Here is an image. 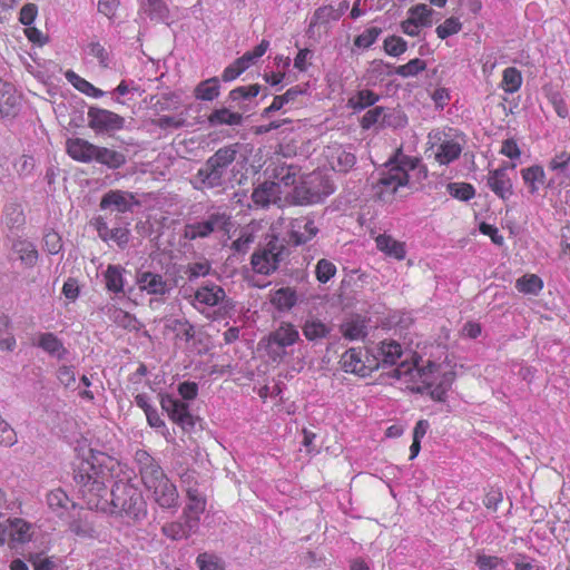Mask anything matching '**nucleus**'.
<instances>
[{
	"label": "nucleus",
	"instance_id": "0eeeda50",
	"mask_svg": "<svg viewBox=\"0 0 570 570\" xmlns=\"http://www.w3.org/2000/svg\"><path fill=\"white\" fill-rule=\"evenodd\" d=\"M334 191L332 184L321 173L306 175L294 187L292 198L296 205H311L322 202Z\"/></svg>",
	"mask_w": 570,
	"mask_h": 570
},
{
	"label": "nucleus",
	"instance_id": "680f3d73",
	"mask_svg": "<svg viewBox=\"0 0 570 570\" xmlns=\"http://www.w3.org/2000/svg\"><path fill=\"white\" fill-rule=\"evenodd\" d=\"M18 442L14 429L0 415V445L10 448Z\"/></svg>",
	"mask_w": 570,
	"mask_h": 570
},
{
	"label": "nucleus",
	"instance_id": "2f4dec72",
	"mask_svg": "<svg viewBox=\"0 0 570 570\" xmlns=\"http://www.w3.org/2000/svg\"><path fill=\"white\" fill-rule=\"evenodd\" d=\"M341 333L351 341L364 338L367 335L366 320L360 315L351 317L341 325Z\"/></svg>",
	"mask_w": 570,
	"mask_h": 570
},
{
	"label": "nucleus",
	"instance_id": "4be33fe9",
	"mask_svg": "<svg viewBox=\"0 0 570 570\" xmlns=\"http://www.w3.org/2000/svg\"><path fill=\"white\" fill-rule=\"evenodd\" d=\"M403 348L394 340H384L375 347L372 355L379 358L380 366L394 365L401 358Z\"/></svg>",
	"mask_w": 570,
	"mask_h": 570
},
{
	"label": "nucleus",
	"instance_id": "4d7b16f0",
	"mask_svg": "<svg viewBox=\"0 0 570 570\" xmlns=\"http://www.w3.org/2000/svg\"><path fill=\"white\" fill-rule=\"evenodd\" d=\"M382 29L379 27H371L354 38V46L361 49L370 48L381 35Z\"/></svg>",
	"mask_w": 570,
	"mask_h": 570
},
{
	"label": "nucleus",
	"instance_id": "f8f14e48",
	"mask_svg": "<svg viewBox=\"0 0 570 570\" xmlns=\"http://www.w3.org/2000/svg\"><path fill=\"white\" fill-rule=\"evenodd\" d=\"M161 409L168 417L185 432H191L195 429L196 420L189 411V405L170 395H165L160 400Z\"/></svg>",
	"mask_w": 570,
	"mask_h": 570
},
{
	"label": "nucleus",
	"instance_id": "09e8293b",
	"mask_svg": "<svg viewBox=\"0 0 570 570\" xmlns=\"http://www.w3.org/2000/svg\"><path fill=\"white\" fill-rule=\"evenodd\" d=\"M380 99L379 95L370 89H363L351 97L347 101V106L353 110H363L367 107L373 106Z\"/></svg>",
	"mask_w": 570,
	"mask_h": 570
},
{
	"label": "nucleus",
	"instance_id": "a211bd4d",
	"mask_svg": "<svg viewBox=\"0 0 570 570\" xmlns=\"http://www.w3.org/2000/svg\"><path fill=\"white\" fill-rule=\"evenodd\" d=\"M97 145L83 138H68L66 150L70 158L76 161L89 164L94 161Z\"/></svg>",
	"mask_w": 570,
	"mask_h": 570
},
{
	"label": "nucleus",
	"instance_id": "9b49d317",
	"mask_svg": "<svg viewBox=\"0 0 570 570\" xmlns=\"http://www.w3.org/2000/svg\"><path fill=\"white\" fill-rule=\"evenodd\" d=\"M125 118L111 110L90 107L88 110V126L95 132H112L125 128Z\"/></svg>",
	"mask_w": 570,
	"mask_h": 570
},
{
	"label": "nucleus",
	"instance_id": "c03bdc74",
	"mask_svg": "<svg viewBox=\"0 0 570 570\" xmlns=\"http://www.w3.org/2000/svg\"><path fill=\"white\" fill-rule=\"evenodd\" d=\"M515 288L525 295H538L543 289V281L535 274H524L515 281Z\"/></svg>",
	"mask_w": 570,
	"mask_h": 570
},
{
	"label": "nucleus",
	"instance_id": "412c9836",
	"mask_svg": "<svg viewBox=\"0 0 570 570\" xmlns=\"http://www.w3.org/2000/svg\"><path fill=\"white\" fill-rule=\"evenodd\" d=\"M376 248L385 256L396 261H403L406 257V245L389 234H380L375 238Z\"/></svg>",
	"mask_w": 570,
	"mask_h": 570
},
{
	"label": "nucleus",
	"instance_id": "774afa93",
	"mask_svg": "<svg viewBox=\"0 0 570 570\" xmlns=\"http://www.w3.org/2000/svg\"><path fill=\"white\" fill-rule=\"evenodd\" d=\"M570 164V153L562 150L556 154L549 161L548 168L552 171H564Z\"/></svg>",
	"mask_w": 570,
	"mask_h": 570
},
{
	"label": "nucleus",
	"instance_id": "ea45409f",
	"mask_svg": "<svg viewBox=\"0 0 570 570\" xmlns=\"http://www.w3.org/2000/svg\"><path fill=\"white\" fill-rule=\"evenodd\" d=\"M140 12L157 21H164L169 17V8L165 0H144L140 4Z\"/></svg>",
	"mask_w": 570,
	"mask_h": 570
},
{
	"label": "nucleus",
	"instance_id": "13d9d810",
	"mask_svg": "<svg viewBox=\"0 0 570 570\" xmlns=\"http://www.w3.org/2000/svg\"><path fill=\"white\" fill-rule=\"evenodd\" d=\"M303 94H305V90L302 89L301 86L291 87L285 94L274 97L272 108L282 109L286 104L296 100V98Z\"/></svg>",
	"mask_w": 570,
	"mask_h": 570
},
{
	"label": "nucleus",
	"instance_id": "473e14b6",
	"mask_svg": "<svg viewBox=\"0 0 570 570\" xmlns=\"http://www.w3.org/2000/svg\"><path fill=\"white\" fill-rule=\"evenodd\" d=\"M521 177L529 194L534 195L546 181V173L542 166L533 165L521 169Z\"/></svg>",
	"mask_w": 570,
	"mask_h": 570
},
{
	"label": "nucleus",
	"instance_id": "a878e982",
	"mask_svg": "<svg viewBox=\"0 0 570 570\" xmlns=\"http://www.w3.org/2000/svg\"><path fill=\"white\" fill-rule=\"evenodd\" d=\"M186 498L187 503L183 510V517L195 519L196 523L199 524L200 517L206 510L207 499L199 489L191 491L188 489Z\"/></svg>",
	"mask_w": 570,
	"mask_h": 570
},
{
	"label": "nucleus",
	"instance_id": "a18cd8bd",
	"mask_svg": "<svg viewBox=\"0 0 570 570\" xmlns=\"http://www.w3.org/2000/svg\"><path fill=\"white\" fill-rule=\"evenodd\" d=\"M302 332L308 341H316L325 338L330 334L331 327L317 318H311L305 321Z\"/></svg>",
	"mask_w": 570,
	"mask_h": 570
},
{
	"label": "nucleus",
	"instance_id": "4468645a",
	"mask_svg": "<svg viewBox=\"0 0 570 570\" xmlns=\"http://www.w3.org/2000/svg\"><path fill=\"white\" fill-rule=\"evenodd\" d=\"M226 297L225 289L214 283H207L199 286L190 301V304L198 311L207 307H214L220 304Z\"/></svg>",
	"mask_w": 570,
	"mask_h": 570
},
{
	"label": "nucleus",
	"instance_id": "b1692460",
	"mask_svg": "<svg viewBox=\"0 0 570 570\" xmlns=\"http://www.w3.org/2000/svg\"><path fill=\"white\" fill-rule=\"evenodd\" d=\"M135 196L131 193L124 190H109L104 195L100 202L101 209L114 207L120 213H126L131 208V200Z\"/></svg>",
	"mask_w": 570,
	"mask_h": 570
},
{
	"label": "nucleus",
	"instance_id": "6e6d98bb",
	"mask_svg": "<svg viewBox=\"0 0 570 570\" xmlns=\"http://www.w3.org/2000/svg\"><path fill=\"white\" fill-rule=\"evenodd\" d=\"M297 168L292 165H279L274 169V178L285 186L294 185L296 181Z\"/></svg>",
	"mask_w": 570,
	"mask_h": 570
},
{
	"label": "nucleus",
	"instance_id": "37998d69",
	"mask_svg": "<svg viewBox=\"0 0 570 570\" xmlns=\"http://www.w3.org/2000/svg\"><path fill=\"white\" fill-rule=\"evenodd\" d=\"M220 86L217 77H213L200 81L195 90L194 95L197 99L204 101H212L219 96Z\"/></svg>",
	"mask_w": 570,
	"mask_h": 570
},
{
	"label": "nucleus",
	"instance_id": "49530a36",
	"mask_svg": "<svg viewBox=\"0 0 570 570\" xmlns=\"http://www.w3.org/2000/svg\"><path fill=\"white\" fill-rule=\"evenodd\" d=\"M522 73L515 67H508L502 72L500 87L507 94L517 92L522 86Z\"/></svg>",
	"mask_w": 570,
	"mask_h": 570
},
{
	"label": "nucleus",
	"instance_id": "aec40b11",
	"mask_svg": "<svg viewBox=\"0 0 570 570\" xmlns=\"http://www.w3.org/2000/svg\"><path fill=\"white\" fill-rule=\"evenodd\" d=\"M239 149L240 145L238 142L223 146L206 161L225 177L227 168L235 161Z\"/></svg>",
	"mask_w": 570,
	"mask_h": 570
},
{
	"label": "nucleus",
	"instance_id": "864d4df0",
	"mask_svg": "<svg viewBox=\"0 0 570 570\" xmlns=\"http://www.w3.org/2000/svg\"><path fill=\"white\" fill-rule=\"evenodd\" d=\"M448 190L452 197L463 202H468L475 196L474 187L468 183H450Z\"/></svg>",
	"mask_w": 570,
	"mask_h": 570
},
{
	"label": "nucleus",
	"instance_id": "f257e3e1",
	"mask_svg": "<svg viewBox=\"0 0 570 570\" xmlns=\"http://www.w3.org/2000/svg\"><path fill=\"white\" fill-rule=\"evenodd\" d=\"M391 377L402 381L405 389L416 392H428L432 400L444 402L450 390L454 373L442 370L433 361H424L414 354L411 361L402 362L390 373Z\"/></svg>",
	"mask_w": 570,
	"mask_h": 570
},
{
	"label": "nucleus",
	"instance_id": "0e129e2a",
	"mask_svg": "<svg viewBox=\"0 0 570 570\" xmlns=\"http://www.w3.org/2000/svg\"><path fill=\"white\" fill-rule=\"evenodd\" d=\"M210 264L207 261L195 262L187 265L186 274L189 281L206 276L210 272Z\"/></svg>",
	"mask_w": 570,
	"mask_h": 570
},
{
	"label": "nucleus",
	"instance_id": "69168bd1",
	"mask_svg": "<svg viewBox=\"0 0 570 570\" xmlns=\"http://www.w3.org/2000/svg\"><path fill=\"white\" fill-rule=\"evenodd\" d=\"M57 379L66 389H73L76 385V373L73 366L61 365L57 371Z\"/></svg>",
	"mask_w": 570,
	"mask_h": 570
},
{
	"label": "nucleus",
	"instance_id": "a19ab883",
	"mask_svg": "<svg viewBox=\"0 0 570 570\" xmlns=\"http://www.w3.org/2000/svg\"><path fill=\"white\" fill-rule=\"evenodd\" d=\"M67 80L80 92L85 94L88 97L100 98L104 96V91L97 87H95L91 82L80 77L72 70H68L65 73Z\"/></svg>",
	"mask_w": 570,
	"mask_h": 570
},
{
	"label": "nucleus",
	"instance_id": "e433bc0d",
	"mask_svg": "<svg viewBox=\"0 0 570 570\" xmlns=\"http://www.w3.org/2000/svg\"><path fill=\"white\" fill-rule=\"evenodd\" d=\"M97 230L102 240H112L121 248L126 247L129 242L130 233L126 227L109 228L107 224L101 223L98 225Z\"/></svg>",
	"mask_w": 570,
	"mask_h": 570
},
{
	"label": "nucleus",
	"instance_id": "7c9ffc66",
	"mask_svg": "<svg viewBox=\"0 0 570 570\" xmlns=\"http://www.w3.org/2000/svg\"><path fill=\"white\" fill-rule=\"evenodd\" d=\"M47 504L50 511L59 518L63 517L75 505L60 488L53 489L47 494Z\"/></svg>",
	"mask_w": 570,
	"mask_h": 570
},
{
	"label": "nucleus",
	"instance_id": "c85d7f7f",
	"mask_svg": "<svg viewBox=\"0 0 570 570\" xmlns=\"http://www.w3.org/2000/svg\"><path fill=\"white\" fill-rule=\"evenodd\" d=\"M94 161L109 169H118L126 164L127 159L121 151L97 145Z\"/></svg>",
	"mask_w": 570,
	"mask_h": 570
},
{
	"label": "nucleus",
	"instance_id": "bf43d9fd",
	"mask_svg": "<svg viewBox=\"0 0 570 570\" xmlns=\"http://www.w3.org/2000/svg\"><path fill=\"white\" fill-rule=\"evenodd\" d=\"M407 49L406 41L397 36H390L384 40V50L392 57L403 55Z\"/></svg>",
	"mask_w": 570,
	"mask_h": 570
},
{
	"label": "nucleus",
	"instance_id": "6ab92c4d",
	"mask_svg": "<svg viewBox=\"0 0 570 570\" xmlns=\"http://www.w3.org/2000/svg\"><path fill=\"white\" fill-rule=\"evenodd\" d=\"M183 522L173 521L167 522L161 527V532L165 537L178 541L187 539L191 534L196 533L199 524L196 523L195 519L183 517Z\"/></svg>",
	"mask_w": 570,
	"mask_h": 570
},
{
	"label": "nucleus",
	"instance_id": "603ef678",
	"mask_svg": "<svg viewBox=\"0 0 570 570\" xmlns=\"http://www.w3.org/2000/svg\"><path fill=\"white\" fill-rule=\"evenodd\" d=\"M462 30V22L456 17H450L445 19L435 29L436 36L444 40L453 35L459 33Z\"/></svg>",
	"mask_w": 570,
	"mask_h": 570
},
{
	"label": "nucleus",
	"instance_id": "393cba45",
	"mask_svg": "<svg viewBox=\"0 0 570 570\" xmlns=\"http://www.w3.org/2000/svg\"><path fill=\"white\" fill-rule=\"evenodd\" d=\"M19 104L20 96L16 87L0 78V114L2 116L13 115Z\"/></svg>",
	"mask_w": 570,
	"mask_h": 570
},
{
	"label": "nucleus",
	"instance_id": "9d476101",
	"mask_svg": "<svg viewBox=\"0 0 570 570\" xmlns=\"http://www.w3.org/2000/svg\"><path fill=\"white\" fill-rule=\"evenodd\" d=\"M230 217L225 213H214L204 222L186 224L184 228V238L195 240L197 238L208 237L216 228L228 230Z\"/></svg>",
	"mask_w": 570,
	"mask_h": 570
},
{
	"label": "nucleus",
	"instance_id": "f704fd0d",
	"mask_svg": "<svg viewBox=\"0 0 570 570\" xmlns=\"http://www.w3.org/2000/svg\"><path fill=\"white\" fill-rule=\"evenodd\" d=\"M297 302L296 291L292 287H281L271 294L272 305L281 311H289Z\"/></svg>",
	"mask_w": 570,
	"mask_h": 570
},
{
	"label": "nucleus",
	"instance_id": "f3484780",
	"mask_svg": "<svg viewBox=\"0 0 570 570\" xmlns=\"http://www.w3.org/2000/svg\"><path fill=\"white\" fill-rule=\"evenodd\" d=\"M190 184L194 189L200 191L214 189L224 185V176L206 161L204 166L197 170Z\"/></svg>",
	"mask_w": 570,
	"mask_h": 570
},
{
	"label": "nucleus",
	"instance_id": "58836bf2",
	"mask_svg": "<svg viewBox=\"0 0 570 570\" xmlns=\"http://www.w3.org/2000/svg\"><path fill=\"white\" fill-rule=\"evenodd\" d=\"M125 268L120 265H108L104 277L106 283V288L112 293H121L124 292L125 279H124Z\"/></svg>",
	"mask_w": 570,
	"mask_h": 570
},
{
	"label": "nucleus",
	"instance_id": "052dcab7",
	"mask_svg": "<svg viewBox=\"0 0 570 570\" xmlns=\"http://www.w3.org/2000/svg\"><path fill=\"white\" fill-rule=\"evenodd\" d=\"M336 274V266L325 259L322 258L317 262L315 268L316 279L321 283H327L334 275Z\"/></svg>",
	"mask_w": 570,
	"mask_h": 570
},
{
	"label": "nucleus",
	"instance_id": "cd10ccee",
	"mask_svg": "<svg viewBox=\"0 0 570 570\" xmlns=\"http://www.w3.org/2000/svg\"><path fill=\"white\" fill-rule=\"evenodd\" d=\"M9 529V538L12 542L27 543L31 541L33 527L30 522L22 518H10L7 520Z\"/></svg>",
	"mask_w": 570,
	"mask_h": 570
},
{
	"label": "nucleus",
	"instance_id": "de8ad7c7",
	"mask_svg": "<svg viewBox=\"0 0 570 570\" xmlns=\"http://www.w3.org/2000/svg\"><path fill=\"white\" fill-rule=\"evenodd\" d=\"M342 16V10L335 9L333 6H322L317 8L311 19L309 27L326 24L331 21H337Z\"/></svg>",
	"mask_w": 570,
	"mask_h": 570
},
{
	"label": "nucleus",
	"instance_id": "5701e85b",
	"mask_svg": "<svg viewBox=\"0 0 570 570\" xmlns=\"http://www.w3.org/2000/svg\"><path fill=\"white\" fill-rule=\"evenodd\" d=\"M299 340V333L296 327L288 322H283L269 334L268 343L285 348L294 345Z\"/></svg>",
	"mask_w": 570,
	"mask_h": 570
},
{
	"label": "nucleus",
	"instance_id": "39448f33",
	"mask_svg": "<svg viewBox=\"0 0 570 570\" xmlns=\"http://www.w3.org/2000/svg\"><path fill=\"white\" fill-rule=\"evenodd\" d=\"M428 141L434 160L441 166L456 160L463 150V137L452 128L431 130Z\"/></svg>",
	"mask_w": 570,
	"mask_h": 570
},
{
	"label": "nucleus",
	"instance_id": "338daca9",
	"mask_svg": "<svg viewBox=\"0 0 570 570\" xmlns=\"http://www.w3.org/2000/svg\"><path fill=\"white\" fill-rule=\"evenodd\" d=\"M432 10L426 4H416L410 8L409 17L421 26H425L431 17Z\"/></svg>",
	"mask_w": 570,
	"mask_h": 570
},
{
	"label": "nucleus",
	"instance_id": "20e7f679",
	"mask_svg": "<svg viewBox=\"0 0 570 570\" xmlns=\"http://www.w3.org/2000/svg\"><path fill=\"white\" fill-rule=\"evenodd\" d=\"M114 512L125 514L134 520L146 515V504L139 489L128 480L115 482L111 489Z\"/></svg>",
	"mask_w": 570,
	"mask_h": 570
},
{
	"label": "nucleus",
	"instance_id": "7ed1b4c3",
	"mask_svg": "<svg viewBox=\"0 0 570 570\" xmlns=\"http://www.w3.org/2000/svg\"><path fill=\"white\" fill-rule=\"evenodd\" d=\"M417 164L416 157L404 155L399 148L380 171V178L375 186L379 198L389 202L400 187L407 186L409 171L415 169Z\"/></svg>",
	"mask_w": 570,
	"mask_h": 570
},
{
	"label": "nucleus",
	"instance_id": "6e6552de",
	"mask_svg": "<svg viewBox=\"0 0 570 570\" xmlns=\"http://www.w3.org/2000/svg\"><path fill=\"white\" fill-rule=\"evenodd\" d=\"M341 367L346 373L366 377L380 367L379 358L370 354L367 350L351 347L346 350L340 361Z\"/></svg>",
	"mask_w": 570,
	"mask_h": 570
},
{
	"label": "nucleus",
	"instance_id": "79ce46f5",
	"mask_svg": "<svg viewBox=\"0 0 570 570\" xmlns=\"http://www.w3.org/2000/svg\"><path fill=\"white\" fill-rule=\"evenodd\" d=\"M243 121V116L239 112L230 111L227 108L215 109L208 116V122L210 126H222V125H239Z\"/></svg>",
	"mask_w": 570,
	"mask_h": 570
},
{
	"label": "nucleus",
	"instance_id": "f03ea898",
	"mask_svg": "<svg viewBox=\"0 0 570 570\" xmlns=\"http://www.w3.org/2000/svg\"><path fill=\"white\" fill-rule=\"evenodd\" d=\"M117 469V460L98 451L90 450L88 456L80 460L75 470V481L83 497H89L88 505L98 508V499L107 493V482L115 476Z\"/></svg>",
	"mask_w": 570,
	"mask_h": 570
},
{
	"label": "nucleus",
	"instance_id": "1a4fd4ad",
	"mask_svg": "<svg viewBox=\"0 0 570 570\" xmlns=\"http://www.w3.org/2000/svg\"><path fill=\"white\" fill-rule=\"evenodd\" d=\"M284 246L275 242H269L266 247L256 250L252 255L250 264L254 272L262 275L274 273L282 261Z\"/></svg>",
	"mask_w": 570,
	"mask_h": 570
},
{
	"label": "nucleus",
	"instance_id": "ddd939ff",
	"mask_svg": "<svg viewBox=\"0 0 570 570\" xmlns=\"http://www.w3.org/2000/svg\"><path fill=\"white\" fill-rule=\"evenodd\" d=\"M509 168L514 169L515 165H502L499 168L490 169L487 175L488 187L503 202L510 200L514 195L513 181L508 174Z\"/></svg>",
	"mask_w": 570,
	"mask_h": 570
},
{
	"label": "nucleus",
	"instance_id": "4c0bfd02",
	"mask_svg": "<svg viewBox=\"0 0 570 570\" xmlns=\"http://www.w3.org/2000/svg\"><path fill=\"white\" fill-rule=\"evenodd\" d=\"M135 461L138 465L141 481L163 470L159 463L146 450H137L135 453Z\"/></svg>",
	"mask_w": 570,
	"mask_h": 570
},
{
	"label": "nucleus",
	"instance_id": "2eb2a0df",
	"mask_svg": "<svg viewBox=\"0 0 570 570\" xmlns=\"http://www.w3.org/2000/svg\"><path fill=\"white\" fill-rule=\"evenodd\" d=\"M318 233L314 219L308 216L294 218L289 223V240L294 245H303L313 239Z\"/></svg>",
	"mask_w": 570,
	"mask_h": 570
},
{
	"label": "nucleus",
	"instance_id": "e2e57ef3",
	"mask_svg": "<svg viewBox=\"0 0 570 570\" xmlns=\"http://www.w3.org/2000/svg\"><path fill=\"white\" fill-rule=\"evenodd\" d=\"M261 91V86L258 83L249 85V86H239L229 92V98L233 101H237L240 99H248L256 97Z\"/></svg>",
	"mask_w": 570,
	"mask_h": 570
},
{
	"label": "nucleus",
	"instance_id": "423d86ee",
	"mask_svg": "<svg viewBox=\"0 0 570 570\" xmlns=\"http://www.w3.org/2000/svg\"><path fill=\"white\" fill-rule=\"evenodd\" d=\"M142 485L150 500L159 508L176 511L179 507V493L176 484L168 478L164 470L147 476Z\"/></svg>",
	"mask_w": 570,
	"mask_h": 570
},
{
	"label": "nucleus",
	"instance_id": "c756f323",
	"mask_svg": "<svg viewBox=\"0 0 570 570\" xmlns=\"http://www.w3.org/2000/svg\"><path fill=\"white\" fill-rule=\"evenodd\" d=\"M327 158L334 170L346 173L356 163L354 154L344 150L341 146L328 148Z\"/></svg>",
	"mask_w": 570,
	"mask_h": 570
},
{
	"label": "nucleus",
	"instance_id": "bb28decb",
	"mask_svg": "<svg viewBox=\"0 0 570 570\" xmlns=\"http://www.w3.org/2000/svg\"><path fill=\"white\" fill-rule=\"evenodd\" d=\"M279 184L275 181H264L254 188L252 200L257 207H267L272 202L279 197Z\"/></svg>",
	"mask_w": 570,
	"mask_h": 570
},
{
	"label": "nucleus",
	"instance_id": "3c124183",
	"mask_svg": "<svg viewBox=\"0 0 570 570\" xmlns=\"http://www.w3.org/2000/svg\"><path fill=\"white\" fill-rule=\"evenodd\" d=\"M428 65L423 59L414 58L409 62L397 66L395 73L402 78L414 77L426 69Z\"/></svg>",
	"mask_w": 570,
	"mask_h": 570
},
{
	"label": "nucleus",
	"instance_id": "5fc2aeb1",
	"mask_svg": "<svg viewBox=\"0 0 570 570\" xmlns=\"http://www.w3.org/2000/svg\"><path fill=\"white\" fill-rule=\"evenodd\" d=\"M199 570H224V563L219 557L213 553L203 552L196 558Z\"/></svg>",
	"mask_w": 570,
	"mask_h": 570
},
{
	"label": "nucleus",
	"instance_id": "72a5a7b5",
	"mask_svg": "<svg viewBox=\"0 0 570 570\" xmlns=\"http://www.w3.org/2000/svg\"><path fill=\"white\" fill-rule=\"evenodd\" d=\"M12 248L26 267L31 268L37 264L39 254L31 242L18 239L13 243Z\"/></svg>",
	"mask_w": 570,
	"mask_h": 570
},
{
	"label": "nucleus",
	"instance_id": "c9c22d12",
	"mask_svg": "<svg viewBox=\"0 0 570 570\" xmlns=\"http://www.w3.org/2000/svg\"><path fill=\"white\" fill-rule=\"evenodd\" d=\"M38 346L50 355H56L58 358H63L67 354L61 340L53 333H40L38 336Z\"/></svg>",
	"mask_w": 570,
	"mask_h": 570
},
{
	"label": "nucleus",
	"instance_id": "8fccbe9b",
	"mask_svg": "<svg viewBox=\"0 0 570 570\" xmlns=\"http://www.w3.org/2000/svg\"><path fill=\"white\" fill-rule=\"evenodd\" d=\"M269 48V41L263 39L253 50L246 51L242 57L237 58L235 62L239 67H244V71L247 70L252 63L261 58Z\"/></svg>",
	"mask_w": 570,
	"mask_h": 570
},
{
	"label": "nucleus",
	"instance_id": "dca6fc26",
	"mask_svg": "<svg viewBox=\"0 0 570 570\" xmlns=\"http://www.w3.org/2000/svg\"><path fill=\"white\" fill-rule=\"evenodd\" d=\"M136 284L140 292L148 295L164 296L170 287L163 275L149 271L139 272L136 276Z\"/></svg>",
	"mask_w": 570,
	"mask_h": 570
}]
</instances>
